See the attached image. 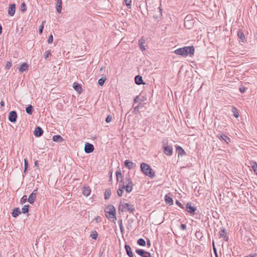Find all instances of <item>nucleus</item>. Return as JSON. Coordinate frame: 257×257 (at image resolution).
Returning <instances> with one entry per match:
<instances>
[{
  "mask_svg": "<svg viewBox=\"0 0 257 257\" xmlns=\"http://www.w3.org/2000/svg\"><path fill=\"white\" fill-rule=\"evenodd\" d=\"M34 110V108L32 105H29L28 106H27L26 108V112L28 114H32Z\"/></svg>",
  "mask_w": 257,
  "mask_h": 257,
  "instance_id": "33",
  "label": "nucleus"
},
{
  "mask_svg": "<svg viewBox=\"0 0 257 257\" xmlns=\"http://www.w3.org/2000/svg\"><path fill=\"white\" fill-rule=\"evenodd\" d=\"M111 194V191L110 189H107L105 190L104 192V199L105 200H108L109 199Z\"/></svg>",
  "mask_w": 257,
  "mask_h": 257,
  "instance_id": "31",
  "label": "nucleus"
},
{
  "mask_svg": "<svg viewBox=\"0 0 257 257\" xmlns=\"http://www.w3.org/2000/svg\"><path fill=\"white\" fill-rule=\"evenodd\" d=\"M116 180L117 182L124 181L123 177L120 169H118L116 172Z\"/></svg>",
  "mask_w": 257,
  "mask_h": 257,
  "instance_id": "19",
  "label": "nucleus"
},
{
  "mask_svg": "<svg viewBox=\"0 0 257 257\" xmlns=\"http://www.w3.org/2000/svg\"><path fill=\"white\" fill-rule=\"evenodd\" d=\"M45 23V21H43L42 24L40 26L39 29V33L40 34H41L43 33V30L44 29V24Z\"/></svg>",
  "mask_w": 257,
  "mask_h": 257,
  "instance_id": "48",
  "label": "nucleus"
},
{
  "mask_svg": "<svg viewBox=\"0 0 257 257\" xmlns=\"http://www.w3.org/2000/svg\"><path fill=\"white\" fill-rule=\"evenodd\" d=\"M165 200L166 204H169V205H173V200L170 196L168 195H166L165 196Z\"/></svg>",
  "mask_w": 257,
  "mask_h": 257,
  "instance_id": "26",
  "label": "nucleus"
},
{
  "mask_svg": "<svg viewBox=\"0 0 257 257\" xmlns=\"http://www.w3.org/2000/svg\"><path fill=\"white\" fill-rule=\"evenodd\" d=\"M176 204L181 208H184L183 204L178 200L176 201Z\"/></svg>",
  "mask_w": 257,
  "mask_h": 257,
  "instance_id": "55",
  "label": "nucleus"
},
{
  "mask_svg": "<svg viewBox=\"0 0 257 257\" xmlns=\"http://www.w3.org/2000/svg\"><path fill=\"white\" fill-rule=\"evenodd\" d=\"M137 243L139 245L141 246H145L146 241L143 238H140L138 240Z\"/></svg>",
  "mask_w": 257,
  "mask_h": 257,
  "instance_id": "42",
  "label": "nucleus"
},
{
  "mask_svg": "<svg viewBox=\"0 0 257 257\" xmlns=\"http://www.w3.org/2000/svg\"><path fill=\"white\" fill-rule=\"evenodd\" d=\"M188 16H187L185 18L184 21V27L187 29H190L193 25V20H188Z\"/></svg>",
  "mask_w": 257,
  "mask_h": 257,
  "instance_id": "14",
  "label": "nucleus"
},
{
  "mask_svg": "<svg viewBox=\"0 0 257 257\" xmlns=\"http://www.w3.org/2000/svg\"><path fill=\"white\" fill-rule=\"evenodd\" d=\"M124 248L127 255L129 257H134V254L132 251V249L130 246L128 244H125L124 245Z\"/></svg>",
  "mask_w": 257,
  "mask_h": 257,
  "instance_id": "18",
  "label": "nucleus"
},
{
  "mask_svg": "<svg viewBox=\"0 0 257 257\" xmlns=\"http://www.w3.org/2000/svg\"><path fill=\"white\" fill-rule=\"evenodd\" d=\"M136 252L142 257H152L150 252L146 251L142 249H136Z\"/></svg>",
  "mask_w": 257,
  "mask_h": 257,
  "instance_id": "6",
  "label": "nucleus"
},
{
  "mask_svg": "<svg viewBox=\"0 0 257 257\" xmlns=\"http://www.w3.org/2000/svg\"><path fill=\"white\" fill-rule=\"evenodd\" d=\"M57 3L56 5V9L57 12L60 14L62 12V0H56Z\"/></svg>",
  "mask_w": 257,
  "mask_h": 257,
  "instance_id": "17",
  "label": "nucleus"
},
{
  "mask_svg": "<svg viewBox=\"0 0 257 257\" xmlns=\"http://www.w3.org/2000/svg\"><path fill=\"white\" fill-rule=\"evenodd\" d=\"M245 90H246V88L245 87L242 86V87H241L239 88V91L241 93L244 92L245 91Z\"/></svg>",
  "mask_w": 257,
  "mask_h": 257,
  "instance_id": "57",
  "label": "nucleus"
},
{
  "mask_svg": "<svg viewBox=\"0 0 257 257\" xmlns=\"http://www.w3.org/2000/svg\"><path fill=\"white\" fill-rule=\"evenodd\" d=\"M104 212L106 217L108 220L115 222L116 220V209L113 205H108L104 209Z\"/></svg>",
  "mask_w": 257,
  "mask_h": 257,
  "instance_id": "1",
  "label": "nucleus"
},
{
  "mask_svg": "<svg viewBox=\"0 0 257 257\" xmlns=\"http://www.w3.org/2000/svg\"><path fill=\"white\" fill-rule=\"evenodd\" d=\"M53 36L52 34H51L48 38L47 42L49 44H51L53 43Z\"/></svg>",
  "mask_w": 257,
  "mask_h": 257,
  "instance_id": "52",
  "label": "nucleus"
},
{
  "mask_svg": "<svg viewBox=\"0 0 257 257\" xmlns=\"http://www.w3.org/2000/svg\"><path fill=\"white\" fill-rule=\"evenodd\" d=\"M135 81L136 83L138 85L145 84V83L143 81L142 77L140 75L136 76L135 78Z\"/></svg>",
  "mask_w": 257,
  "mask_h": 257,
  "instance_id": "24",
  "label": "nucleus"
},
{
  "mask_svg": "<svg viewBox=\"0 0 257 257\" xmlns=\"http://www.w3.org/2000/svg\"><path fill=\"white\" fill-rule=\"evenodd\" d=\"M162 149L164 153L168 156L173 154V147L172 145L168 144V140L167 139H163L162 141Z\"/></svg>",
  "mask_w": 257,
  "mask_h": 257,
  "instance_id": "4",
  "label": "nucleus"
},
{
  "mask_svg": "<svg viewBox=\"0 0 257 257\" xmlns=\"http://www.w3.org/2000/svg\"><path fill=\"white\" fill-rule=\"evenodd\" d=\"M232 112L233 114V115L236 118H237L239 117V113H238V110L236 107H235L234 106H232Z\"/></svg>",
  "mask_w": 257,
  "mask_h": 257,
  "instance_id": "34",
  "label": "nucleus"
},
{
  "mask_svg": "<svg viewBox=\"0 0 257 257\" xmlns=\"http://www.w3.org/2000/svg\"><path fill=\"white\" fill-rule=\"evenodd\" d=\"M53 141L55 142L60 143L63 141V139L60 135H57L53 136Z\"/></svg>",
  "mask_w": 257,
  "mask_h": 257,
  "instance_id": "29",
  "label": "nucleus"
},
{
  "mask_svg": "<svg viewBox=\"0 0 257 257\" xmlns=\"http://www.w3.org/2000/svg\"><path fill=\"white\" fill-rule=\"evenodd\" d=\"M140 101V98L139 96H137L134 99V103L138 102Z\"/></svg>",
  "mask_w": 257,
  "mask_h": 257,
  "instance_id": "58",
  "label": "nucleus"
},
{
  "mask_svg": "<svg viewBox=\"0 0 257 257\" xmlns=\"http://www.w3.org/2000/svg\"><path fill=\"white\" fill-rule=\"evenodd\" d=\"M24 166H25L24 173H26L28 168V167H29L28 161L27 158L24 159Z\"/></svg>",
  "mask_w": 257,
  "mask_h": 257,
  "instance_id": "45",
  "label": "nucleus"
},
{
  "mask_svg": "<svg viewBox=\"0 0 257 257\" xmlns=\"http://www.w3.org/2000/svg\"><path fill=\"white\" fill-rule=\"evenodd\" d=\"M251 168L253 170L254 172L257 175V164L255 162H253L251 164Z\"/></svg>",
  "mask_w": 257,
  "mask_h": 257,
  "instance_id": "43",
  "label": "nucleus"
},
{
  "mask_svg": "<svg viewBox=\"0 0 257 257\" xmlns=\"http://www.w3.org/2000/svg\"><path fill=\"white\" fill-rule=\"evenodd\" d=\"M30 206L29 205H25L22 209V212L24 214H26L29 212V208Z\"/></svg>",
  "mask_w": 257,
  "mask_h": 257,
  "instance_id": "41",
  "label": "nucleus"
},
{
  "mask_svg": "<svg viewBox=\"0 0 257 257\" xmlns=\"http://www.w3.org/2000/svg\"><path fill=\"white\" fill-rule=\"evenodd\" d=\"M176 151L178 153V156H182L185 154V151L180 146H178L176 147Z\"/></svg>",
  "mask_w": 257,
  "mask_h": 257,
  "instance_id": "28",
  "label": "nucleus"
},
{
  "mask_svg": "<svg viewBox=\"0 0 257 257\" xmlns=\"http://www.w3.org/2000/svg\"><path fill=\"white\" fill-rule=\"evenodd\" d=\"M35 166L37 167V169H39V163L38 161L35 162Z\"/></svg>",
  "mask_w": 257,
  "mask_h": 257,
  "instance_id": "61",
  "label": "nucleus"
},
{
  "mask_svg": "<svg viewBox=\"0 0 257 257\" xmlns=\"http://www.w3.org/2000/svg\"><path fill=\"white\" fill-rule=\"evenodd\" d=\"M184 55L187 56L189 55L190 56L194 55L195 52V48L194 46H185L183 47Z\"/></svg>",
  "mask_w": 257,
  "mask_h": 257,
  "instance_id": "5",
  "label": "nucleus"
},
{
  "mask_svg": "<svg viewBox=\"0 0 257 257\" xmlns=\"http://www.w3.org/2000/svg\"><path fill=\"white\" fill-rule=\"evenodd\" d=\"M219 235L220 238H223L225 241L228 240V237L227 236V232L225 228H222L219 232Z\"/></svg>",
  "mask_w": 257,
  "mask_h": 257,
  "instance_id": "10",
  "label": "nucleus"
},
{
  "mask_svg": "<svg viewBox=\"0 0 257 257\" xmlns=\"http://www.w3.org/2000/svg\"><path fill=\"white\" fill-rule=\"evenodd\" d=\"M147 244L148 247L151 246V241H150V239H147Z\"/></svg>",
  "mask_w": 257,
  "mask_h": 257,
  "instance_id": "62",
  "label": "nucleus"
},
{
  "mask_svg": "<svg viewBox=\"0 0 257 257\" xmlns=\"http://www.w3.org/2000/svg\"><path fill=\"white\" fill-rule=\"evenodd\" d=\"M145 43V40L142 38L139 41V45L140 47V49L142 50V51H144L145 50V46L144 45V43Z\"/></svg>",
  "mask_w": 257,
  "mask_h": 257,
  "instance_id": "32",
  "label": "nucleus"
},
{
  "mask_svg": "<svg viewBox=\"0 0 257 257\" xmlns=\"http://www.w3.org/2000/svg\"><path fill=\"white\" fill-rule=\"evenodd\" d=\"M112 119V116L109 114V115H107V116L106 117V118L105 119V121L107 123H109L111 121Z\"/></svg>",
  "mask_w": 257,
  "mask_h": 257,
  "instance_id": "50",
  "label": "nucleus"
},
{
  "mask_svg": "<svg viewBox=\"0 0 257 257\" xmlns=\"http://www.w3.org/2000/svg\"><path fill=\"white\" fill-rule=\"evenodd\" d=\"M2 33V27L1 25H0V34H1Z\"/></svg>",
  "mask_w": 257,
  "mask_h": 257,
  "instance_id": "64",
  "label": "nucleus"
},
{
  "mask_svg": "<svg viewBox=\"0 0 257 257\" xmlns=\"http://www.w3.org/2000/svg\"><path fill=\"white\" fill-rule=\"evenodd\" d=\"M21 213V211L20 210V209L19 208H15L12 213V216L14 218H16L17 217H18L20 214Z\"/></svg>",
  "mask_w": 257,
  "mask_h": 257,
  "instance_id": "25",
  "label": "nucleus"
},
{
  "mask_svg": "<svg viewBox=\"0 0 257 257\" xmlns=\"http://www.w3.org/2000/svg\"><path fill=\"white\" fill-rule=\"evenodd\" d=\"M95 219L97 222H99L101 221V218L99 216H97Z\"/></svg>",
  "mask_w": 257,
  "mask_h": 257,
  "instance_id": "60",
  "label": "nucleus"
},
{
  "mask_svg": "<svg viewBox=\"0 0 257 257\" xmlns=\"http://www.w3.org/2000/svg\"><path fill=\"white\" fill-rule=\"evenodd\" d=\"M174 53L177 55L184 56L183 47L180 48H178V49L175 50L174 51Z\"/></svg>",
  "mask_w": 257,
  "mask_h": 257,
  "instance_id": "35",
  "label": "nucleus"
},
{
  "mask_svg": "<svg viewBox=\"0 0 257 257\" xmlns=\"http://www.w3.org/2000/svg\"><path fill=\"white\" fill-rule=\"evenodd\" d=\"M141 169L142 171L147 176L153 178L155 176V173L150 166L145 163H142L141 164Z\"/></svg>",
  "mask_w": 257,
  "mask_h": 257,
  "instance_id": "3",
  "label": "nucleus"
},
{
  "mask_svg": "<svg viewBox=\"0 0 257 257\" xmlns=\"http://www.w3.org/2000/svg\"><path fill=\"white\" fill-rule=\"evenodd\" d=\"M195 236L198 240H200L203 237L202 232L200 230L196 231L195 232Z\"/></svg>",
  "mask_w": 257,
  "mask_h": 257,
  "instance_id": "37",
  "label": "nucleus"
},
{
  "mask_svg": "<svg viewBox=\"0 0 257 257\" xmlns=\"http://www.w3.org/2000/svg\"><path fill=\"white\" fill-rule=\"evenodd\" d=\"M118 224H119V228H120V231L121 232H122L124 230V228H123V227L122 220L121 219L119 220V221H118Z\"/></svg>",
  "mask_w": 257,
  "mask_h": 257,
  "instance_id": "46",
  "label": "nucleus"
},
{
  "mask_svg": "<svg viewBox=\"0 0 257 257\" xmlns=\"http://www.w3.org/2000/svg\"><path fill=\"white\" fill-rule=\"evenodd\" d=\"M124 166L127 168L128 169H132L133 168V166H134V163L131 161H130L129 160H125L124 161Z\"/></svg>",
  "mask_w": 257,
  "mask_h": 257,
  "instance_id": "30",
  "label": "nucleus"
},
{
  "mask_svg": "<svg viewBox=\"0 0 257 257\" xmlns=\"http://www.w3.org/2000/svg\"><path fill=\"white\" fill-rule=\"evenodd\" d=\"M27 10V6H26V5L25 3H23L21 4V11L24 13Z\"/></svg>",
  "mask_w": 257,
  "mask_h": 257,
  "instance_id": "44",
  "label": "nucleus"
},
{
  "mask_svg": "<svg viewBox=\"0 0 257 257\" xmlns=\"http://www.w3.org/2000/svg\"><path fill=\"white\" fill-rule=\"evenodd\" d=\"M126 6L128 8H131L132 0H124Z\"/></svg>",
  "mask_w": 257,
  "mask_h": 257,
  "instance_id": "51",
  "label": "nucleus"
},
{
  "mask_svg": "<svg viewBox=\"0 0 257 257\" xmlns=\"http://www.w3.org/2000/svg\"><path fill=\"white\" fill-rule=\"evenodd\" d=\"M51 55V51L47 50L44 53V58L45 59H47L49 57V56Z\"/></svg>",
  "mask_w": 257,
  "mask_h": 257,
  "instance_id": "47",
  "label": "nucleus"
},
{
  "mask_svg": "<svg viewBox=\"0 0 257 257\" xmlns=\"http://www.w3.org/2000/svg\"><path fill=\"white\" fill-rule=\"evenodd\" d=\"M133 186H134L133 182H132L131 184H126V185L124 184V189H125V191L127 193H130L132 191Z\"/></svg>",
  "mask_w": 257,
  "mask_h": 257,
  "instance_id": "27",
  "label": "nucleus"
},
{
  "mask_svg": "<svg viewBox=\"0 0 257 257\" xmlns=\"http://www.w3.org/2000/svg\"><path fill=\"white\" fill-rule=\"evenodd\" d=\"M1 107H4L5 106V102L4 100H2L0 102Z\"/></svg>",
  "mask_w": 257,
  "mask_h": 257,
  "instance_id": "63",
  "label": "nucleus"
},
{
  "mask_svg": "<svg viewBox=\"0 0 257 257\" xmlns=\"http://www.w3.org/2000/svg\"><path fill=\"white\" fill-rule=\"evenodd\" d=\"M90 236L92 238L96 240L98 236V233L97 232V231L96 230H93L92 231H91Z\"/></svg>",
  "mask_w": 257,
  "mask_h": 257,
  "instance_id": "40",
  "label": "nucleus"
},
{
  "mask_svg": "<svg viewBox=\"0 0 257 257\" xmlns=\"http://www.w3.org/2000/svg\"><path fill=\"white\" fill-rule=\"evenodd\" d=\"M118 210L119 214L123 213V212L127 211L130 213L134 214V211L135 210V208L133 204L120 202L118 206Z\"/></svg>",
  "mask_w": 257,
  "mask_h": 257,
  "instance_id": "2",
  "label": "nucleus"
},
{
  "mask_svg": "<svg viewBox=\"0 0 257 257\" xmlns=\"http://www.w3.org/2000/svg\"><path fill=\"white\" fill-rule=\"evenodd\" d=\"M17 113L16 111H11L9 114V120L11 122H15L17 121Z\"/></svg>",
  "mask_w": 257,
  "mask_h": 257,
  "instance_id": "7",
  "label": "nucleus"
},
{
  "mask_svg": "<svg viewBox=\"0 0 257 257\" xmlns=\"http://www.w3.org/2000/svg\"><path fill=\"white\" fill-rule=\"evenodd\" d=\"M124 184L125 183L126 184H131V183L133 182V181L131 178L130 175L129 174H127L126 176L125 179L124 180Z\"/></svg>",
  "mask_w": 257,
  "mask_h": 257,
  "instance_id": "38",
  "label": "nucleus"
},
{
  "mask_svg": "<svg viewBox=\"0 0 257 257\" xmlns=\"http://www.w3.org/2000/svg\"><path fill=\"white\" fill-rule=\"evenodd\" d=\"M12 62L8 61V62H7V64L6 65V69L7 70H9L12 67Z\"/></svg>",
  "mask_w": 257,
  "mask_h": 257,
  "instance_id": "53",
  "label": "nucleus"
},
{
  "mask_svg": "<svg viewBox=\"0 0 257 257\" xmlns=\"http://www.w3.org/2000/svg\"><path fill=\"white\" fill-rule=\"evenodd\" d=\"M29 69V65L26 63H23L20 66L19 69V71L21 73L24 72V71H28Z\"/></svg>",
  "mask_w": 257,
  "mask_h": 257,
  "instance_id": "21",
  "label": "nucleus"
},
{
  "mask_svg": "<svg viewBox=\"0 0 257 257\" xmlns=\"http://www.w3.org/2000/svg\"><path fill=\"white\" fill-rule=\"evenodd\" d=\"M140 106H141L140 104H139L137 106H136V107H135L134 111H138V110L139 109V108H140Z\"/></svg>",
  "mask_w": 257,
  "mask_h": 257,
  "instance_id": "59",
  "label": "nucleus"
},
{
  "mask_svg": "<svg viewBox=\"0 0 257 257\" xmlns=\"http://www.w3.org/2000/svg\"><path fill=\"white\" fill-rule=\"evenodd\" d=\"M94 150V146L92 144L86 143L84 146V151L87 154H89L93 152Z\"/></svg>",
  "mask_w": 257,
  "mask_h": 257,
  "instance_id": "8",
  "label": "nucleus"
},
{
  "mask_svg": "<svg viewBox=\"0 0 257 257\" xmlns=\"http://www.w3.org/2000/svg\"><path fill=\"white\" fill-rule=\"evenodd\" d=\"M44 131L40 126H36L34 131V135L36 137H40L42 136Z\"/></svg>",
  "mask_w": 257,
  "mask_h": 257,
  "instance_id": "13",
  "label": "nucleus"
},
{
  "mask_svg": "<svg viewBox=\"0 0 257 257\" xmlns=\"http://www.w3.org/2000/svg\"><path fill=\"white\" fill-rule=\"evenodd\" d=\"M16 11V5L15 4H11L8 9V14L10 16H13Z\"/></svg>",
  "mask_w": 257,
  "mask_h": 257,
  "instance_id": "15",
  "label": "nucleus"
},
{
  "mask_svg": "<svg viewBox=\"0 0 257 257\" xmlns=\"http://www.w3.org/2000/svg\"><path fill=\"white\" fill-rule=\"evenodd\" d=\"M73 88L78 92L80 93L82 91V88L81 85L77 82H74L73 84Z\"/></svg>",
  "mask_w": 257,
  "mask_h": 257,
  "instance_id": "22",
  "label": "nucleus"
},
{
  "mask_svg": "<svg viewBox=\"0 0 257 257\" xmlns=\"http://www.w3.org/2000/svg\"><path fill=\"white\" fill-rule=\"evenodd\" d=\"M217 137L219 140L224 141L227 144H229L230 142V139L225 135H219L217 136Z\"/></svg>",
  "mask_w": 257,
  "mask_h": 257,
  "instance_id": "16",
  "label": "nucleus"
},
{
  "mask_svg": "<svg viewBox=\"0 0 257 257\" xmlns=\"http://www.w3.org/2000/svg\"><path fill=\"white\" fill-rule=\"evenodd\" d=\"M180 228L183 230H186V225L185 224H181Z\"/></svg>",
  "mask_w": 257,
  "mask_h": 257,
  "instance_id": "56",
  "label": "nucleus"
},
{
  "mask_svg": "<svg viewBox=\"0 0 257 257\" xmlns=\"http://www.w3.org/2000/svg\"><path fill=\"white\" fill-rule=\"evenodd\" d=\"M237 37L242 42L245 41V36L243 31L239 29L237 32Z\"/></svg>",
  "mask_w": 257,
  "mask_h": 257,
  "instance_id": "20",
  "label": "nucleus"
},
{
  "mask_svg": "<svg viewBox=\"0 0 257 257\" xmlns=\"http://www.w3.org/2000/svg\"><path fill=\"white\" fill-rule=\"evenodd\" d=\"M91 193V189L89 187H83L82 188V194L87 197Z\"/></svg>",
  "mask_w": 257,
  "mask_h": 257,
  "instance_id": "23",
  "label": "nucleus"
},
{
  "mask_svg": "<svg viewBox=\"0 0 257 257\" xmlns=\"http://www.w3.org/2000/svg\"><path fill=\"white\" fill-rule=\"evenodd\" d=\"M119 188L117 191V194L118 196L120 197L122 196L123 192V189L124 187V181H120L119 183Z\"/></svg>",
  "mask_w": 257,
  "mask_h": 257,
  "instance_id": "12",
  "label": "nucleus"
},
{
  "mask_svg": "<svg viewBox=\"0 0 257 257\" xmlns=\"http://www.w3.org/2000/svg\"><path fill=\"white\" fill-rule=\"evenodd\" d=\"M196 208L192 205V202H188L186 205V210L190 213H194Z\"/></svg>",
  "mask_w": 257,
  "mask_h": 257,
  "instance_id": "9",
  "label": "nucleus"
},
{
  "mask_svg": "<svg viewBox=\"0 0 257 257\" xmlns=\"http://www.w3.org/2000/svg\"><path fill=\"white\" fill-rule=\"evenodd\" d=\"M106 80V76L102 77L98 80V84L100 86H103Z\"/></svg>",
  "mask_w": 257,
  "mask_h": 257,
  "instance_id": "39",
  "label": "nucleus"
},
{
  "mask_svg": "<svg viewBox=\"0 0 257 257\" xmlns=\"http://www.w3.org/2000/svg\"><path fill=\"white\" fill-rule=\"evenodd\" d=\"M162 10L160 8V7H159L157 9V12L158 13V15H154L153 16V18L155 19H157L158 18L161 17L162 16Z\"/></svg>",
  "mask_w": 257,
  "mask_h": 257,
  "instance_id": "36",
  "label": "nucleus"
},
{
  "mask_svg": "<svg viewBox=\"0 0 257 257\" xmlns=\"http://www.w3.org/2000/svg\"><path fill=\"white\" fill-rule=\"evenodd\" d=\"M212 246H213V251H214V254L215 255V256L216 257H218V254H217L216 248V247L215 246L214 241H213Z\"/></svg>",
  "mask_w": 257,
  "mask_h": 257,
  "instance_id": "54",
  "label": "nucleus"
},
{
  "mask_svg": "<svg viewBox=\"0 0 257 257\" xmlns=\"http://www.w3.org/2000/svg\"><path fill=\"white\" fill-rule=\"evenodd\" d=\"M37 191V189L34 190L28 198V201L30 204H33L36 200Z\"/></svg>",
  "mask_w": 257,
  "mask_h": 257,
  "instance_id": "11",
  "label": "nucleus"
},
{
  "mask_svg": "<svg viewBox=\"0 0 257 257\" xmlns=\"http://www.w3.org/2000/svg\"><path fill=\"white\" fill-rule=\"evenodd\" d=\"M28 200L27 199V196L26 195H24L21 199V203L22 204H23L24 203H25L27 200Z\"/></svg>",
  "mask_w": 257,
  "mask_h": 257,
  "instance_id": "49",
  "label": "nucleus"
}]
</instances>
